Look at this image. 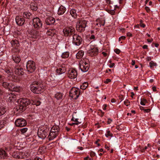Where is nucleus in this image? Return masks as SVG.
Returning <instances> with one entry per match:
<instances>
[{"label":"nucleus","instance_id":"f257e3e1","mask_svg":"<svg viewBox=\"0 0 160 160\" xmlns=\"http://www.w3.org/2000/svg\"><path fill=\"white\" fill-rule=\"evenodd\" d=\"M19 103L17 108V111L19 112H22L26 109V107L30 103V101L28 98H21L18 100Z\"/></svg>","mask_w":160,"mask_h":160},{"label":"nucleus","instance_id":"f03ea898","mask_svg":"<svg viewBox=\"0 0 160 160\" xmlns=\"http://www.w3.org/2000/svg\"><path fill=\"white\" fill-rule=\"evenodd\" d=\"M43 88L42 84L37 82H33L30 86L31 91L36 94L40 93L42 92Z\"/></svg>","mask_w":160,"mask_h":160},{"label":"nucleus","instance_id":"7ed1b4c3","mask_svg":"<svg viewBox=\"0 0 160 160\" xmlns=\"http://www.w3.org/2000/svg\"><path fill=\"white\" fill-rule=\"evenodd\" d=\"M89 62V60L86 58H82L80 61L79 67L82 71L85 72L88 70Z\"/></svg>","mask_w":160,"mask_h":160},{"label":"nucleus","instance_id":"20e7f679","mask_svg":"<svg viewBox=\"0 0 160 160\" xmlns=\"http://www.w3.org/2000/svg\"><path fill=\"white\" fill-rule=\"evenodd\" d=\"M80 94V90L76 88H72L70 91L69 95L74 99H76Z\"/></svg>","mask_w":160,"mask_h":160},{"label":"nucleus","instance_id":"39448f33","mask_svg":"<svg viewBox=\"0 0 160 160\" xmlns=\"http://www.w3.org/2000/svg\"><path fill=\"white\" fill-rule=\"evenodd\" d=\"M26 68L27 71L30 73L34 72L36 69L35 62L32 61H28L27 63Z\"/></svg>","mask_w":160,"mask_h":160},{"label":"nucleus","instance_id":"423d86ee","mask_svg":"<svg viewBox=\"0 0 160 160\" xmlns=\"http://www.w3.org/2000/svg\"><path fill=\"white\" fill-rule=\"evenodd\" d=\"M87 21L85 20L80 21L77 25V29L79 32H82L84 31L86 27Z\"/></svg>","mask_w":160,"mask_h":160},{"label":"nucleus","instance_id":"0eeeda50","mask_svg":"<svg viewBox=\"0 0 160 160\" xmlns=\"http://www.w3.org/2000/svg\"><path fill=\"white\" fill-rule=\"evenodd\" d=\"M63 32L66 36H70L75 32L74 28L72 26L68 27L63 29Z\"/></svg>","mask_w":160,"mask_h":160},{"label":"nucleus","instance_id":"6e6552de","mask_svg":"<svg viewBox=\"0 0 160 160\" xmlns=\"http://www.w3.org/2000/svg\"><path fill=\"white\" fill-rule=\"evenodd\" d=\"M32 24L33 27L39 29L42 27V24L39 18H36L33 19Z\"/></svg>","mask_w":160,"mask_h":160},{"label":"nucleus","instance_id":"1a4fd4ad","mask_svg":"<svg viewBox=\"0 0 160 160\" xmlns=\"http://www.w3.org/2000/svg\"><path fill=\"white\" fill-rule=\"evenodd\" d=\"M72 42L73 43L77 46L79 45L82 42L81 37L77 34H74L73 35Z\"/></svg>","mask_w":160,"mask_h":160},{"label":"nucleus","instance_id":"9d476101","mask_svg":"<svg viewBox=\"0 0 160 160\" xmlns=\"http://www.w3.org/2000/svg\"><path fill=\"white\" fill-rule=\"evenodd\" d=\"M16 126L22 127L25 126L27 124L26 121L23 118H18L17 119L15 122Z\"/></svg>","mask_w":160,"mask_h":160},{"label":"nucleus","instance_id":"9b49d317","mask_svg":"<svg viewBox=\"0 0 160 160\" xmlns=\"http://www.w3.org/2000/svg\"><path fill=\"white\" fill-rule=\"evenodd\" d=\"M77 71L75 69H71L68 71V77L70 78H75L77 77Z\"/></svg>","mask_w":160,"mask_h":160},{"label":"nucleus","instance_id":"f8f14e48","mask_svg":"<svg viewBox=\"0 0 160 160\" xmlns=\"http://www.w3.org/2000/svg\"><path fill=\"white\" fill-rule=\"evenodd\" d=\"M48 129H45L42 130H40L38 132V134L39 137L41 138L44 139L48 135Z\"/></svg>","mask_w":160,"mask_h":160},{"label":"nucleus","instance_id":"ddd939ff","mask_svg":"<svg viewBox=\"0 0 160 160\" xmlns=\"http://www.w3.org/2000/svg\"><path fill=\"white\" fill-rule=\"evenodd\" d=\"M98 53V49L97 48H91L88 51L89 55L91 57H93L97 55Z\"/></svg>","mask_w":160,"mask_h":160},{"label":"nucleus","instance_id":"4468645a","mask_svg":"<svg viewBox=\"0 0 160 160\" xmlns=\"http://www.w3.org/2000/svg\"><path fill=\"white\" fill-rule=\"evenodd\" d=\"M5 72L7 73L8 77L10 78V79L12 80L15 78V76L13 75L12 70L10 68H8L5 70Z\"/></svg>","mask_w":160,"mask_h":160},{"label":"nucleus","instance_id":"2eb2a0df","mask_svg":"<svg viewBox=\"0 0 160 160\" xmlns=\"http://www.w3.org/2000/svg\"><path fill=\"white\" fill-rule=\"evenodd\" d=\"M15 72L19 75H22L23 74V69L20 66H16L15 68Z\"/></svg>","mask_w":160,"mask_h":160},{"label":"nucleus","instance_id":"dca6fc26","mask_svg":"<svg viewBox=\"0 0 160 160\" xmlns=\"http://www.w3.org/2000/svg\"><path fill=\"white\" fill-rule=\"evenodd\" d=\"M15 19L16 23L18 25H22L25 22L24 18L21 17H16Z\"/></svg>","mask_w":160,"mask_h":160},{"label":"nucleus","instance_id":"f3484780","mask_svg":"<svg viewBox=\"0 0 160 160\" xmlns=\"http://www.w3.org/2000/svg\"><path fill=\"white\" fill-rule=\"evenodd\" d=\"M45 22L47 25H52L55 23V19L52 17H48L46 19Z\"/></svg>","mask_w":160,"mask_h":160},{"label":"nucleus","instance_id":"a211bd4d","mask_svg":"<svg viewBox=\"0 0 160 160\" xmlns=\"http://www.w3.org/2000/svg\"><path fill=\"white\" fill-rule=\"evenodd\" d=\"M7 98L8 101L10 102H13L16 100V96L11 93L7 96Z\"/></svg>","mask_w":160,"mask_h":160},{"label":"nucleus","instance_id":"6ab92c4d","mask_svg":"<svg viewBox=\"0 0 160 160\" xmlns=\"http://www.w3.org/2000/svg\"><path fill=\"white\" fill-rule=\"evenodd\" d=\"M31 35L33 38H37L40 36V33L38 31L33 30H32Z\"/></svg>","mask_w":160,"mask_h":160},{"label":"nucleus","instance_id":"aec40b11","mask_svg":"<svg viewBox=\"0 0 160 160\" xmlns=\"http://www.w3.org/2000/svg\"><path fill=\"white\" fill-rule=\"evenodd\" d=\"M11 44L13 48L18 47L19 46L18 41L16 39L12 40L11 42Z\"/></svg>","mask_w":160,"mask_h":160},{"label":"nucleus","instance_id":"412c9836","mask_svg":"<svg viewBox=\"0 0 160 160\" xmlns=\"http://www.w3.org/2000/svg\"><path fill=\"white\" fill-rule=\"evenodd\" d=\"M54 132V133L53 132H52V131H50L48 137L50 140L53 139L58 134V133Z\"/></svg>","mask_w":160,"mask_h":160},{"label":"nucleus","instance_id":"4be33fe9","mask_svg":"<svg viewBox=\"0 0 160 160\" xmlns=\"http://www.w3.org/2000/svg\"><path fill=\"white\" fill-rule=\"evenodd\" d=\"M57 73L58 74L63 73L66 72V69L64 67H62L57 69Z\"/></svg>","mask_w":160,"mask_h":160},{"label":"nucleus","instance_id":"5701e85b","mask_svg":"<svg viewBox=\"0 0 160 160\" xmlns=\"http://www.w3.org/2000/svg\"><path fill=\"white\" fill-rule=\"evenodd\" d=\"M63 94L60 92L56 93L54 95V97L57 100H62L63 98Z\"/></svg>","mask_w":160,"mask_h":160},{"label":"nucleus","instance_id":"b1692460","mask_svg":"<svg viewBox=\"0 0 160 160\" xmlns=\"http://www.w3.org/2000/svg\"><path fill=\"white\" fill-rule=\"evenodd\" d=\"M13 60L16 63H18L21 61V58L19 56L13 55L12 56Z\"/></svg>","mask_w":160,"mask_h":160},{"label":"nucleus","instance_id":"393cba45","mask_svg":"<svg viewBox=\"0 0 160 160\" xmlns=\"http://www.w3.org/2000/svg\"><path fill=\"white\" fill-rule=\"evenodd\" d=\"M7 156V154L6 152L2 149L0 148V157L5 158Z\"/></svg>","mask_w":160,"mask_h":160},{"label":"nucleus","instance_id":"a878e982","mask_svg":"<svg viewBox=\"0 0 160 160\" xmlns=\"http://www.w3.org/2000/svg\"><path fill=\"white\" fill-rule=\"evenodd\" d=\"M65 8L62 6H61L58 9V13L59 15H62L65 12Z\"/></svg>","mask_w":160,"mask_h":160},{"label":"nucleus","instance_id":"bb28decb","mask_svg":"<svg viewBox=\"0 0 160 160\" xmlns=\"http://www.w3.org/2000/svg\"><path fill=\"white\" fill-rule=\"evenodd\" d=\"M23 17L29 19L32 18V14L30 12H25L23 14Z\"/></svg>","mask_w":160,"mask_h":160},{"label":"nucleus","instance_id":"cd10ccee","mask_svg":"<svg viewBox=\"0 0 160 160\" xmlns=\"http://www.w3.org/2000/svg\"><path fill=\"white\" fill-rule=\"evenodd\" d=\"M59 130V128L58 126H53L52 128L50 131H52V132H53L54 133V132L56 133H58Z\"/></svg>","mask_w":160,"mask_h":160},{"label":"nucleus","instance_id":"c85d7f7f","mask_svg":"<svg viewBox=\"0 0 160 160\" xmlns=\"http://www.w3.org/2000/svg\"><path fill=\"white\" fill-rule=\"evenodd\" d=\"M84 54V52L83 51H79L76 54V58L78 59H80L82 58Z\"/></svg>","mask_w":160,"mask_h":160},{"label":"nucleus","instance_id":"c756f323","mask_svg":"<svg viewBox=\"0 0 160 160\" xmlns=\"http://www.w3.org/2000/svg\"><path fill=\"white\" fill-rule=\"evenodd\" d=\"M97 21L98 22V23H96L97 25L98 26L101 27L102 26H103L105 23V21L104 20H97Z\"/></svg>","mask_w":160,"mask_h":160},{"label":"nucleus","instance_id":"7c9ffc66","mask_svg":"<svg viewBox=\"0 0 160 160\" xmlns=\"http://www.w3.org/2000/svg\"><path fill=\"white\" fill-rule=\"evenodd\" d=\"M70 13L72 16L74 18H76L77 16L76 11L75 10L72 9L71 10Z\"/></svg>","mask_w":160,"mask_h":160},{"label":"nucleus","instance_id":"2f4dec72","mask_svg":"<svg viewBox=\"0 0 160 160\" xmlns=\"http://www.w3.org/2000/svg\"><path fill=\"white\" fill-rule=\"evenodd\" d=\"M5 119H0V129L2 128L5 124L6 123V119L5 118Z\"/></svg>","mask_w":160,"mask_h":160},{"label":"nucleus","instance_id":"473e14b6","mask_svg":"<svg viewBox=\"0 0 160 160\" xmlns=\"http://www.w3.org/2000/svg\"><path fill=\"white\" fill-rule=\"evenodd\" d=\"M55 33L54 30L52 29H50L47 32V34L48 36H52Z\"/></svg>","mask_w":160,"mask_h":160},{"label":"nucleus","instance_id":"72a5a7b5","mask_svg":"<svg viewBox=\"0 0 160 160\" xmlns=\"http://www.w3.org/2000/svg\"><path fill=\"white\" fill-rule=\"evenodd\" d=\"M22 156V158H27L29 156V153L27 152H22V154H21Z\"/></svg>","mask_w":160,"mask_h":160},{"label":"nucleus","instance_id":"f704fd0d","mask_svg":"<svg viewBox=\"0 0 160 160\" xmlns=\"http://www.w3.org/2000/svg\"><path fill=\"white\" fill-rule=\"evenodd\" d=\"M13 90L16 92H19L22 90V88L19 86H15L13 88Z\"/></svg>","mask_w":160,"mask_h":160},{"label":"nucleus","instance_id":"c9c22d12","mask_svg":"<svg viewBox=\"0 0 160 160\" xmlns=\"http://www.w3.org/2000/svg\"><path fill=\"white\" fill-rule=\"evenodd\" d=\"M88 83L87 82H85L83 83L82 85L80 86V88L82 90H84L88 87Z\"/></svg>","mask_w":160,"mask_h":160},{"label":"nucleus","instance_id":"e433bc0d","mask_svg":"<svg viewBox=\"0 0 160 160\" xmlns=\"http://www.w3.org/2000/svg\"><path fill=\"white\" fill-rule=\"evenodd\" d=\"M6 111V108L3 107H0V115L4 114Z\"/></svg>","mask_w":160,"mask_h":160},{"label":"nucleus","instance_id":"4c0bfd02","mask_svg":"<svg viewBox=\"0 0 160 160\" xmlns=\"http://www.w3.org/2000/svg\"><path fill=\"white\" fill-rule=\"evenodd\" d=\"M69 53L68 52L63 53L62 55V57L63 58H68L69 57Z\"/></svg>","mask_w":160,"mask_h":160},{"label":"nucleus","instance_id":"58836bf2","mask_svg":"<svg viewBox=\"0 0 160 160\" xmlns=\"http://www.w3.org/2000/svg\"><path fill=\"white\" fill-rule=\"evenodd\" d=\"M148 103L147 100L144 98L141 99V100L140 104L142 105H145Z\"/></svg>","mask_w":160,"mask_h":160},{"label":"nucleus","instance_id":"ea45409f","mask_svg":"<svg viewBox=\"0 0 160 160\" xmlns=\"http://www.w3.org/2000/svg\"><path fill=\"white\" fill-rule=\"evenodd\" d=\"M18 47L13 48L11 52L12 53H14L15 52H18L19 51V49Z\"/></svg>","mask_w":160,"mask_h":160},{"label":"nucleus","instance_id":"a19ab883","mask_svg":"<svg viewBox=\"0 0 160 160\" xmlns=\"http://www.w3.org/2000/svg\"><path fill=\"white\" fill-rule=\"evenodd\" d=\"M18 152H14L12 155V156L15 158L19 159Z\"/></svg>","mask_w":160,"mask_h":160},{"label":"nucleus","instance_id":"79ce46f5","mask_svg":"<svg viewBox=\"0 0 160 160\" xmlns=\"http://www.w3.org/2000/svg\"><path fill=\"white\" fill-rule=\"evenodd\" d=\"M105 135L107 137H108L109 136L111 137H112L113 136L112 134L111 133L110 131H108Z\"/></svg>","mask_w":160,"mask_h":160},{"label":"nucleus","instance_id":"37998d69","mask_svg":"<svg viewBox=\"0 0 160 160\" xmlns=\"http://www.w3.org/2000/svg\"><path fill=\"white\" fill-rule=\"evenodd\" d=\"M150 66L151 68H153L154 66H156L157 64L154 62L153 61H151L149 63Z\"/></svg>","mask_w":160,"mask_h":160},{"label":"nucleus","instance_id":"c03bdc74","mask_svg":"<svg viewBox=\"0 0 160 160\" xmlns=\"http://www.w3.org/2000/svg\"><path fill=\"white\" fill-rule=\"evenodd\" d=\"M33 104L36 105L37 106H38L40 104L41 102L38 100H36L33 102Z\"/></svg>","mask_w":160,"mask_h":160},{"label":"nucleus","instance_id":"a18cd8bd","mask_svg":"<svg viewBox=\"0 0 160 160\" xmlns=\"http://www.w3.org/2000/svg\"><path fill=\"white\" fill-rule=\"evenodd\" d=\"M28 130V128H24L20 129V131L22 134H23L26 132Z\"/></svg>","mask_w":160,"mask_h":160},{"label":"nucleus","instance_id":"49530a36","mask_svg":"<svg viewBox=\"0 0 160 160\" xmlns=\"http://www.w3.org/2000/svg\"><path fill=\"white\" fill-rule=\"evenodd\" d=\"M30 8L31 9L33 10L36 11L37 10V7L34 5L33 4H31Z\"/></svg>","mask_w":160,"mask_h":160},{"label":"nucleus","instance_id":"de8ad7c7","mask_svg":"<svg viewBox=\"0 0 160 160\" xmlns=\"http://www.w3.org/2000/svg\"><path fill=\"white\" fill-rule=\"evenodd\" d=\"M2 83V85L5 88H7L9 85L8 83L3 81Z\"/></svg>","mask_w":160,"mask_h":160},{"label":"nucleus","instance_id":"09e8293b","mask_svg":"<svg viewBox=\"0 0 160 160\" xmlns=\"http://www.w3.org/2000/svg\"><path fill=\"white\" fill-rule=\"evenodd\" d=\"M124 104L127 106H128L130 105V102L128 99H126L124 102Z\"/></svg>","mask_w":160,"mask_h":160},{"label":"nucleus","instance_id":"8fccbe9b","mask_svg":"<svg viewBox=\"0 0 160 160\" xmlns=\"http://www.w3.org/2000/svg\"><path fill=\"white\" fill-rule=\"evenodd\" d=\"M71 121L76 122H80L78 121V118H75L73 117H72L71 119Z\"/></svg>","mask_w":160,"mask_h":160},{"label":"nucleus","instance_id":"3c124183","mask_svg":"<svg viewBox=\"0 0 160 160\" xmlns=\"http://www.w3.org/2000/svg\"><path fill=\"white\" fill-rule=\"evenodd\" d=\"M114 51L117 54H119L120 52V50L118 49H115Z\"/></svg>","mask_w":160,"mask_h":160},{"label":"nucleus","instance_id":"603ef678","mask_svg":"<svg viewBox=\"0 0 160 160\" xmlns=\"http://www.w3.org/2000/svg\"><path fill=\"white\" fill-rule=\"evenodd\" d=\"M126 37L124 36H122L120 37L119 38V41H120L122 40H124Z\"/></svg>","mask_w":160,"mask_h":160},{"label":"nucleus","instance_id":"864d4df0","mask_svg":"<svg viewBox=\"0 0 160 160\" xmlns=\"http://www.w3.org/2000/svg\"><path fill=\"white\" fill-rule=\"evenodd\" d=\"M111 80L110 79H107L106 81H105L104 82L105 83H106V84H107L108 83V82H111Z\"/></svg>","mask_w":160,"mask_h":160},{"label":"nucleus","instance_id":"5fc2aeb1","mask_svg":"<svg viewBox=\"0 0 160 160\" xmlns=\"http://www.w3.org/2000/svg\"><path fill=\"white\" fill-rule=\"evenodd\" d=\"M95 155V153L93 152H91L90 153V155L91 157H93Z\"/></svg>","mask_w":160,"mask_h":160},{"label":"nucleus","instance_id":"6e6d98bb","mask_svg":"<svg viewBox=\"0 0 160 160\" xmlns=\"http://www.w3.org/2000/svg\"><path fill=\"white\" fill-rule=\"evenodd\" d=\"M22 152H18L19 159H22Z\"/></svg>","mask_w":160,"mask_h":160},{"label":"nucleus","instance_id":"4d7b16f0","mask_svg":"<svg viewBox=\"0 0 160 160\" xmlns=\"http://www.w3.org/2000/svg\"><path fill=\"white\" fill-rule=\"evenodd\" d=\"M150 111V109H144V112H149Z\"/></svg>","mask_w":160,"mask_h":160},{"label":"nucleus","instance_id":"13d9d810","mask_svg":"<svg viewBox=\"0 0 160 160\" xmlns=\"http://www.w3.org/2000/svg\"><path fill=\"white\" fill-rule=\"evenodd\" d=\"M80 122H75V123H72L70 124V125L71 126H72L74 125H78L79 123H80Z\"/></svg>","mask_w":160,"mask_h":160},{"label":"nucleus","instance_id":"bf43d9fd","mask_svg":"<svg viewBox=\"0 0 160 160\" xmlns=\"http://www.w3.org/2000/svg\"><path fill=\"white\" fill-rule=\"evenodd\" d=\"M142 21L141 20H140V26L141 27H142V28H144L145 27V25L144 24L142 23H141V21Z\"/></svg>","mask_w":160,"mask_h":160},{"label":"nucleus","instance_id":"052dcab7","mask_svg":"<svg viewBox=\"0 0 160 160\" xmlns=\"http://www.w3.org/2000/svg\"><path fill=\"white\" fill-rule=\"evenodd\" d=\"M3 79V78L2 76L0 75V82H1V83L4 81Z\"/></svg>","mask_w":160,"mask_h":160},{"label":"nucleus","instance_id":"680f3d73","mask_svg":"<svg viewBox=\"0 0 160 160\" xmlns=\"http://www.w3.org/2000/svg\"><path fill=\"white\" fill-rule=\"evenodd\" d=\"M112 120L110 118L108 119L107 122L108 124H110L112 122Z\"/></svg>","mask_w":160,"mask_h":160},{"label":"nucleus","instance_id":"e2e57ef3","mask_svg":"<svg viewBox=\"0 0 160 160\" xmlns=\"http://www.w3.org/2000/svg\"><path fill=\"white\" fill-rule=\"evenodd\" d=\"M145 9L147 12H149L150 11V9H149V8L148 7H145Z\"/></svg>","mask_w":160,"mask_h":160},{"label":"nucleus","instance_id":"0e129e2a","mask_svg":"<svg viewBox=\"0 0 160 160\" xmlns=\"http://www.w3.org/2000/svg\"><path fill=\"white\" fill-rule=\"evenodd\" d=\"M135 61L134 60H132V61L131 64L133 66L135 64Z\"/></svg>","mask_w":160,"mask_h":160},{"label":"nucleus","instance_id":"69168bd1","mask_svg":"<svg viewBox=\"0 0 160 160\" xmlns=\"http://www.w3.org/2000/svg\"><path fill=\"white\" fill-rule=\"evenodd\" d=\"M127 36H129V37H132V34L130 32H128L127 33Z\"/></svg>","mask_w":160,"mask_h":160},{"label":"nucleus","instance_id":"338daca9","mask_svg":"<svg viewBox=\"0 0 160 160\" xmlns=\"http://www.w3.org/2000/svg\"><path fill=\"white\" fill-rule=\"evenodd\" d=\"M152 89L154 92L156 91V88L155 87H153L152 88Z\"/></svg>","mask_w":160,"mask_h":160},{"label":"nucleus","instance_id":"774afa93","mask_svg":"<svg viewBox=\"0 0 160 160\" xmlns=\"http://www.w3.org/2000/svg\"><path fill=\"white\" fill-rule=\"evenodd\" d=\"M34 160H42V159L39 158L37 157L34 158Z\"/></svg>","mask_w":160,"mask_h":160}]
</instances>
